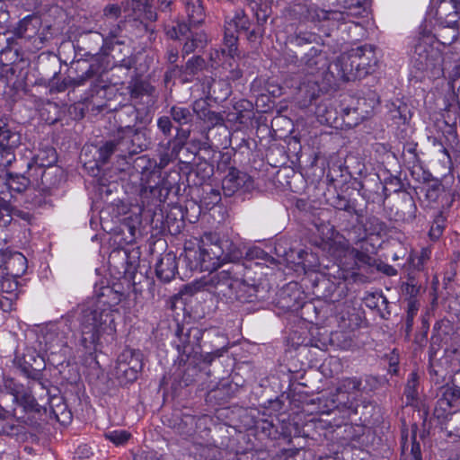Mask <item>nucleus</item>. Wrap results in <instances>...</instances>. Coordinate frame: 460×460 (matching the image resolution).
Returning a JSON list of instances; mask_svg holds the SVG:
<instances>
[{
    "label": "nucleus",
    "mask_w": 460,
    "mask_h": 460,
    "mask_svg": "<svg viewBox=\"0 0 460 460\" xmlns=\"http://www.w3.org/2000/svg\"><path fill=\"white\" fill-rule=\"evenodd\" d=\"M199 250V258L192 266L195 269L212 271L226 262H233L227 269L211 273L206 281L208 291L229 301L234 296V291L244 275V266L236 263L243 258V251L230 238L220 237L213 232L205 233L200 237Z\"/></svg>",
    "instance_id": "obj_1"
},
{
    "label": "nucleus",
    "mask_w": 460,
    "mask_h": 460,
    "mask_svg": "<svg viewBox=\"0 0 460 460\" xmlns=\"http://www.w3.org/2000/svg\"><path fill=\"white\" fill-rule=\"evenodd\" d=\"M81 345L87 349H95L102 340L113 338L116 333L114 314L92 303L85 305L79 317Z\"/></svg>",
    "instance_id": "obj_2"
},
{
    "label": "nucleus",
    "mask_w": 460,
    "mask_h": 460,
    "mask_svg": "<svg viewBox=\"0 0 460 460\" xmlns=\"http://www.w3.org/2000/svg\"><path fill=\"white\" fill-rule=\"evenodd\" d=\"M333 66L341 78L351 81L373 73L377 58L371 46H362L341 54Z\"/></svg>",
    "instance_id": "obj_3"
},
{
    "label": "nucleus",
    "mask_w": 460,
    "mask_h": 460,
    "mask_svg": "<svg viewBox=\"0 0 460 460\" xmlns=\"http://www.w3.org/2000/svg\"><path fill=\"white\" fill-rule=\"evenodd\" d=\"M123 11L124 25L128 27L137 37L149 33V39L155 35L153 23L157 20V13L148 0H127Z\"/></svg>",
    "instance_id": "obj_4"
},
{
    "label": "nucleus",
    "mask_w": 460,
    "mask_h": 460,
    "mask_svg": "<svg viewBox=\"0 0 460 460\" xmlns=\"http://www.w3.org/2000/svg\"><path fill=\"white\" fill-rule=\"evenodd\" d=\"M411 64L417 71L427 73L438 78L443 75V56L441 51L432 46L429 38H422L415 44L411 56Z\"/></svg>",
    "instance_id": "obj_5"
},
{
    "label": "nucleus",
    "mask_w": 460,
    "mask_h": 460,
    "mask_svg": "<svg viewBox=\"0 0 460 460\" xmlns=\"http://www.w3.org/2000/svg\"><path fill=\"white\" fill-rule=\"evenodd\" d=\"M203 333V330L199 327L186 328L177 323L172 344L178 352L180 365L186 364L190 358L201 357L200 341Z\"/></svg>",
    "instance_id": "obj_6"
},
{
    "label": "nucleus",
    "mask_w": 460,
    "mask_h": 460,
    "mask_svg": "<svg viewBox=\"0 0 460 460\" xmlns=\"http://www.w3.org/2000/svg\"><path fill=\"white\" fill-rule=\"evenodd\" d=\"M338 226L341 231L347 233L354 243L365 241L368 234L380 235L386 229L385 223L373 215L367 217L365 223L363 218H361L360 222L356 220V223H354L346 217H340Z\"/></svg>",
    "instance_id": "obj_7"
},
{
    "label": "nucleus",
    "mask_w": 460,
    "mask_h": 460,
    "mask_svg": "<svg viewBox=\"0 0 460 460\" xmlns=\"http://www.w3.org/2000/svg\"><path fill=\"white\" fill-rule=\"evenodd\" d=\"M0 393L12 395L13 402L22 407L24 411H40V405L33 396L31 388L25 387L12 378L4 380Z\"/></svg>",
    "instance_id": "obj_8"
},
{
    "label": "nucleus",
    "mask_w": 460,
    "mask_h": 460,
    "mask_svg": "<svg viewBox=\"0 0 460 460\" xmlns=\"http://www.w3.org/2000/svg\"><path fill=\"white\" fill-rule=\"evenodd\" d=\"M250 28V21L243 10L235 11L233 17L226 21L224 35V51L234 56L237 50L238 35L247 32Z\"/></svg>",
    "instance_id": "obj_9"
},
{
    "label": "nucleus",
    "mask_w": 460,
    "mask_h": 460,
    "mask_svg": "<svg viewBox=\"0 0 460 460\" xmlns=\"http://www.w3.org/2000/svg\"><path fill=\"white\" fill-rule=\"evenodd\" d=\"M21 145V135L0 119V171L4 172L15 161V150Z\"/></svg>",
    "instance_id": "obj_10"
},
{
    "label": "nucleus",
    "mask_w": 460,
    "mask_h": 460,
    "mask_svg": "<svg viewBox=\"0 0 460 460\" xmlns=\"http://www.w3.org/2000/svg\"><path fill=\"white\" fill-rule=\"evenodd\" d=\"M71 332L68 321L49 325L43 336L46 350L50 354L65 353Z\"/></svg>",
    "instance_id": "obj_11"
},
{
    "label": "nucleus",
    "mask_w": 460,
    "mask_h": 460,
    "mask_svg": "<svg viewBox=\"0 0 460 460\" xmlns=\"http://www.w3.org/2000/svg\"><path fill=\"white\" fill-rule=\"evenodd\" d=\"M326 202L335 208L336 210L344 211L347 216H340V217H346L347 218L356 217L358 222L361 221L366 213V208H361L358 204V199L354 197L352 192L341 191L336 192L326 197Z\"/></svg>",
    "instance_id": "obj_12"
},
{
    "label": "nucleus",
    "mask_w": 460,
    "mask_h": 460,
    "mask_svg": "<svg viewBox=\"0 0 460 460\" xmlns=\"http://www.w3.org/2000/svg\"><path fill=\"white\" fill-rule=\"evenodd\" d=\"M183 126L176 127V135L169 138L166 143H161L158 146L159 167L164 168L186 145L190 136V129L183 128Z\"/></svg>",
    "instance_id": "obj_13"
},
{
    "label": "nucleus",
    "mask_w": 460,
    "mask_h": 460,
    "mask_svg": "<svg viewBox=\"0 0 460 460\" xmlns=\"http://www.w3.org/2000/svg\"><path fill=\"white\" fill-rule=\"evenodd\" d=\"M27 167V173L31 177L32 182L43 190L56 188L63 180L62 169L55 164L48 167H33L28 164Z\"/></svg>",
    "instance_id": "obj_14"
},
{
    "label": "nucleus",
    "mask_w": 460,
    "mask_h": 460,
    "mask_svg": "<svg viewBox=\"0 0 460 460\" xmlns=\"http://www.w3.org/2000/svg\"><path fill=\"white\" fill-rule=\"evenodd\" d=\"M254 189L253 179L244 172L234 167L229 169L222 181V190L226 196L231 197L237 191L250 192Z\"/></svg>",
    "instance_id": "obj_15"
},
{
    "label": "nucleus",
    "mask_w": 460,
    "mask_h": 460,
    "mask_svg": "<svg viewBox=\"0 0 460 460\" xmlns=\"http://www.w3.org/2000/svg\"><path fill=\"white\" fill-rule=\"evenodd\" d=\"M375 105V100L367 102L366 98L357 99L355 106L341 109L343 124L349 128L357 126L372 113Z\"/></svg>",
    "instance_id": "obj_16"
},
{
    "label": "nucleus",
    "mask_w": 460,
    "mask_h": 460,
    "mask_svg": "<svg viewBox=\"0 0 460 460\" xmlns=\"http://www.w3.org/2000/svg\"><path fill=\"white\" fill-rule=\"evenodd\" d=\"M41 27V20L39 16L31 14L20 20L13 28V36L25 41L42 43V38L39 35Z\"/></svg>",
    "instance_id": "obj_17"
},
{
    "label": "nucleus",
    "mask_w": 460,
    "mask_h": 460,
    "mask_svg": "<svg viewBox=\"0 0 460 460\" xmlns=\"http://www.w3.org/2000/svg\"><path fill=\"white\" fill-rule=\"evenodd\" d=\"M124 298V294L113 287L103 286L95 289V299L92 303L102 309H109L111 314L118 313L117 306Z\"/></svg>",
    "instance_id": "obj_18"
},
{
    "label": "nucleus",
    "mask_w": 460,
    "mask_h": 460,
    "mask_svg": "<svg viewBox=\"0 0 460 460\" xmlns=\"http://www.w3.org/2000/svg\"><path fill=\"white\" fill-rule=\"evenodd\" d=\"M325 407L326 410H323V413L329 414L334 410H338L340 411H356L357 408V399L354 395L347 394L343 391H339L337 387L336 393L332 394L327 400Z\"/></svg>",
    "instance_id": "obj_19"
},
{
    "label": "nucleus",
    "mask_w": 460,
    "mask_h": 460,
    "mask_svg": "<svg viewBox=\"0 0 460 460\" xmlns=\"http://www.w3.org/2000/svg\"><path fill=\"white\" fill-rule=\"evenodd\" d=\"M303 14L306 20L313 22L324 21L342 22L345 20L343 13L336 10H324L314 4L305 5Z\"/></svg>",
    "instance_id": "obj_20"
},
{
    "label": "nucleus",
    "mask_w": 460,
    "mask_h": 460,
    "mask_svg": "<svg viewBox=\"0 0 460 460\" xmlns=\"http://www.w3.org/2000/svg\"><path fill=\"white\" fill-rule=\"evenodd\" d=\"M303 63L305 71L309 75H314L315 73L329 68V62L325 53L314 47L311 48L305 55Z\"/></svg>",
    "instance_id": "obj_21"
},
{
    "label": "nucleus",
    "mask_w": 460,
    "mask_h": 460,
    "mask_svg": "<svg viewBox=\"0 0 460 460\" xmlns=\"http://www.w3.org/2000/svg\"><path fill=\"white\" fill-rule=\"evenodd\" d=\"M177 270L176 256L172 253L163 256L155 265L156 276L164 282H170L175 277Z\"/></svg>",
    "instance_id": "obj_22"
},
{
    "label": "nucleus",
    "mask_w": 460,
    "mask_h": 460,
    "mask_svg": "<svg viewBox=\"0 0 460 460\" xmlns=\"http://www.w3.org/2000/svg\"><path fill=\"white\" fill-rule=\"evenodd\" d=\"M0 180L12 196L13 193L23 192L32 182V179L28 173L26 176L24 174L6 172L3 176L0 175Z\"/></svg>",
    "instance_id": "obj_23"
},
{
    "label": "nucleus",
    "mask_w": 460,
    "mask_h": 460,
    "mask_svg": "<svg viewBox=\"0 0 460 460\" xmlns=\"http://www.w3.org/2000/svg\"><path fill=\"white\" fill-rule=\"evenodd\" d=\"M142 368L138 367L137 361L132 362L131 366L125 364L117 358L114 367V376L121 384L132 383L137 378V375Z\"/></svg>",
    "instance_id": "obj_24"
},
{
    "label": "nucleus",
    "mask_w": 460,
    "mask_h": 460,
    "mask_svg": "<svg viewBox=\"0 0 460 460\" xmlns=\"http://www.w3.org/2000/svg\"><path fill=\"white\" fill-rule=\"evenodd\" d=\"M259 287L256 285H250L241 278V283L236 287L234 291V296H231L230 300L238 301L240 303H252L259 298Z\"/></svg>",
    "instance_id": "obj_25"
},
{
    "label": "nucleus",
    "mask_w": 460,
    "mask_h": 460,
    "mask_svg": "<svg viewBox=\"0 0 460 460\" xmlns=\"http://www.w3.org/2000/svg\"><path fill=\"white\" fill-rule=\"evenodd\" d=\"M26 270L27 260L21 252L9 253L4 274L19 278L26 272Z\"/></svg>",
    "instance_id": "obj_26"
},
{
    "label": "nucleus",
    "mask_w": 460,
    "mask_h": 460,
    "mask_svg": "<svg viewBox=\"0 0 460 460\" xmlns=\"http://www.w3.org/2000/svg\"><path fill=\"white\" fill-rule=\"evenodd\" d=\"M100 66L97 64L88 65L85 61L77 62L75 71H82V75L72 76L75 81V86L80 87L84 85L88 81L99 76Z\"/></svg>",
    "instance_id": "obj_27"
},
{
    "label": "nucleus",
    "mask_w": 460,
    "mask_h": 460,
    "mask_svg": "<svg viewBox=\"0 0 460 460\" xmlns=\"http://www.w3.org/2000/svg\"><path fill=\"white\" fill-rule=\"evenodd\" d=\"M58 160L56 149L52 146H44L38 150L30 162L33 167H48L54 165Z\"/></svg>",
    "instance_id": "obj_28"
},
{
    "label": "nucleus",
    "mask_w": 460,
    "mask_h": 460,
    "mask_svg": "<svg viewBox=\"0 0 460 460\" xmlns=\"http://www.w3.org/2000/svg\"><path fill=\"white\" fill-rule=\"evenodd\" d=\"M184 39L186 40L181 49L183 57L193 53L198 49H203L207 42V36L205 33L194 32L192 30Z\"/></svg>",
    "instance_id": "obj_29"
},
{
    "label": "nucleus",
    "mask_w": 460,
    "mask_h": 460,
    "mask_svg": "<svg viewBox=\"0 0 460 460\" xmlns=\"http://www.w3.org/2000/svg\"><path fill=\"white\" fill-rule=\"evenodd\" d=\"M185 10L190 26L198 25L204 20V8L200 0H186Z\"/></svg>",
    "instance_id": "obj_30"
},
{
    "label": "nucleus",
    "mask_w": 460,
    "mask_h": 460,
    "mask_svg": "<svg viewBox=\"0 0 460 460\" xmlns=\"http://www.w3.org/2000/svg\"><path fill=\"white\" fill-rule=\"evenodd\" d=\"M169 115L178 126H185L193 122V112L188 107L173 105L169 111Z\"/></svg>",
    "instance_id": "obj_31"
},
{
    "label": "nucleus",
    "mask_w": 460,
    "mask_h": 460,
    "mask_svg": "<svg viewBox=\"0 0 460 460\" xmlns=\"http://www.w3.org/2000/svg\"><path fill=\"white\" fill-rule=\"evenodd\" d=\"M114 140L116 141V145L118 146V150L119 153V156L126 157L127 155H134L131 147V138L128 136V132H125V127H119L117 130L116 134L113 136Z\"/></svg>",
    "instance_id": "obj_32"
},
{
    "label": "nucleus",
    "mask_w": 460,
    "mask_h": 460,
    "mask_svg": "<svg viewBox=\"0 0 460 460\" xmlns=\"http://www.w3.org/2000/svg\"><path fill=\"white\" fill-rule=\"evenodd\" d=\"M0 413V435H6L10 437L18 435L22 431L21 427L19 425L6 421V419L9 416H16L15 408H13L12 411H7L4 408H1Z\"/></svg>",
    "instance_id": "obj_33"
},
{
    "label": "nucleus",
    "mask_w": 460,
    "mask_h": 460,
    "mask_svg": "<svg viewBox=\"0 0 460 460\" xmlns=\"http://www.w3.org/2000/svg\"><path fill=\"white\" fill-rule=\"evenodd\" d=\"M23 215V212L13 208L7 200L0 197V227L8 226L13 221V216L24 218Z\"/></svg>",
    "instance_id": "obj_34"
},
{
    "label": "nucleus",
    "mask_w": 460,
    "mask_h": 460,
    "mask_svg": "<svg viewBox=\"0 0 460 460\" xmlns=\"http://www.w3.org/2000/svg\"><path fill=\"white\" fill-rule=\"evenodd\" d=\"M128 132V136L131 138V147L133 153L139 154L147 147L146 140L144 137V134L140 132L138 128L135 127V125H128L125 126V132Z\"/></svg>",
    "instance_id": "obj_35"
},
{
    "label": "nucleus",
    "mask_w": 460,
    "mask_h": 460,
    "mask_svg": "<svg viewBox=\"0 0 460 460\" xmlns=\"http://www.w3.org/2000/svg\"><path fill=\"white\" fill-rule=\"evenodd\" d=\"M191 31V26L184 22H176L164 27L165 35L171 40H181Z\"/></svg>",
    "instance_id": "obj_36"
},
{
    "label": "nucleus",
    "mask_w": 460,
    "mask_h": 460,
    "mask_svg": "<svg viewBox=\"0 0 460 460\" xmlns=\"http://www.w3.org/2000/svg\"><path fill=\"white\" fill-rule=\"evenodd\" d=\"M458 111H460L459 105H450L444 115L445 123L447 127V129L445 131L446 137L451 138L453 141L457 139L456 118H451V114L456 115Z\"/></svg>",
    "instance_id": "obj_37"
},
{
    "label": "nucleus",
    "mask_w": 460,
    "mask_h": 460,
    "mask_svg": "<svg viewBox=\"0 0 460 460\" xmlns=\"http://www.w3.org/2000/svg\"><path fill=\"white\" fill-rule=\"evenodd\" d=\"M339 327L343 331H353L359 326L360 318L349 310L342 311L338 316Z\"/></svg>",
    "instance_id": "obj_38"
},
{
    "label": "nucleus",
    "mask_w": 460,
    "mask_h": 460,
    "mask_svg": "<svg viewBox=\"0 0 460 460\" xmlns=\"http://www.w3.org/2000/svg\"><path fill=\"white\" fill-rule=\"evenodd\" d=\"M155 93V88L146 81H137L129 87V94L133 99L153 97Z\"/></svg>",
    "instance_id": "obj_39"
},
{
    "label": "nucleus",
    "mask_w": 460,
    "mask_h": 460,
    "mask_svg": "<svg viewBox=\"0 0 460 460\" xmlns=\"http://www.w3.org/2000/svg\"><path fill=\"white\" fill-rule=\"evenodd\" d=\"M119 152L118 146L116 145V141L112 137L110 140L105 141L99 148H98V158L96 160L97 164H105L110 160L111 156Z\"/></svg>",
    "instance_id": "obj_40"
},
{
    "label": "nucleus",
    "mask_w": 460,
    "mask_h": 460,
    "mask_svg": "<svg viewBox=\"0 0 460 460\" xmlns=\"http://www.w3.org/2000/svg\"><path fill=\"white\" fill-rule=\"evenodd\" d=\"M362 382L358 377H346L343 378L339 385V391H343L347 394L354 395L357 399L361 390Z\"/></svg>",
    "instance_id": "obj_41"
},
{
    "label": "nucleus",
    "mask_w": 460,
    "mask_h": 460,
    "mask_svg": "<svg viewBox=\"0 0 460 460\" xmlns=\"http://www.w3.org/2000/svg\"><path fill=\"white\" fill-rule=\"evenodd\" d=\"M402 159L408 167H416L420 164V157L417 153L416 143H406L402 148Z\"/></svg>",
    "instance_id": "obj_42"
},
{
    "label": "nucleus",
    "mask_w": 460,
    "mask_h": 460,
    "mask_svg": "<svg viewBox=\"0 0 460 460\" xmlns=\"http://www.w3.org/2000/svg\"><path fill=\"white\" fill-rule=\"evenodd\" d=\"M195 417L192 415H185L179 422L173 426L176 432L181 436H190L195 431Z\"/></svg>",
    "instance_id": "obj_43"
},
{
    "label": "nucleus",
    "mask_w": 460,
    "mask_h": 460,
    "mask_svg": "<svg viewBox=\"0 0 460 460\" xmlns=\"http://www.w3.org/2000/svg\"><path fill=\"white\" fill-rule=\"evenodd\" d=\"M317 117L322 123L332 126L337 124V111L332 106L320 105L317 108Z\"/></svg>",
    "instance_id": "obj_44"
},
{
    "label": "nucleus",
    "mask_w": 460,
    "mask_h": 460,
    "mask_svg": "<svg viewBox=\"0 0 460 460\" xmlns=\"http://www.w3.org/2000/svg\"><path fill=\"white\" fill-rule=\"evenodd\" d=\"M205 66V59L200 56L190 58L185 66L180 67V71L188 75H195Z\"/></svg>",
    "instance_id": "obj_45"
},
{
    "label": "nucleus",
    "mask_w": 460,
    "mask_h": 460,
    "mask_svg": "<svg viewBox=\"0 0 460 460\" xmlns=\"http://www.w3.org/2000/svg\"><path fill=\"white\" fill-rule=\"evenodd\" d=\"M143 355L139 350H135L132 349H125L118 357V359L124 362L125 364H128V366L132 364V362L137 361L138 363V367L142 368Z\"/></svg>",
    "instance_id": "obj_46"
},
{
    "label": "nucleus",
    "mask_w": 460,
    "mask_h": 460,
    "mask_svg": "<svg viewBox=\"0 0 460 460\" xmlns=\"http://www.w3.org/2000/svg\"><path fill=\"white\" fill-rule=\"evenodd\" d=\"M446 226V217L442 213H438L430 226L429 235L432 240H438L443 233Z\"/></svg>",
    "instance_id": "obj_47"
},
{
    "label": "nucleus",
    "mask_w": 460,
    "mask_h": 460,
    "mask_svg": "<svg viewBox=\"0 0 460 460\" xmlns=\"http://www.w3.org/2000/svg\"><path fill=\"white\" fill-rule=\"evenodd\" d=\"M245 257L249 261L259 260L263 262H275V259L271 255H270L269 253H267L265 251L259 247H253L249 249L245 253Z\"/></svg>",
    "instance_id": "obj_48"
},
{
    "label": "nucleus",
    "mask_w": 460,
    "mask_h": 460,
    "mask_svg": "<svg viewBox=\"0 0 460 460\" xmlns=\"http://www.w3.org/2000/svg\"><path fill=\"white\" fill-rule=\"evenodd\" d=\"M430 250L429 249H422L420 254L414 255L411 257V266L418 270L421 271L425 268V264L428 262V261L430 258Z\"/></svg>",
    "instance_id": "obj_49"
},
{
    "label": "nucleus",
    "mask_w": 460,
    "mask_h": 460,
    "mask_svg": "<svg viewBox=\"0 0 460 460\" xmlns=\"http://www.w3.org/2000/svg\"><path fill=\"white\" fill-rule=\"evenodd\" d=\"M417 386L418 376L416 373H411L404 388V395L406 396L408 402H412L417 398Z\"/></svg>",
    "instance_id": "obj_50"
},
{
    "label": "nucleus",
    "mask_w": 460,
    "mask_h": 460,
    "mask_svg": "<svg viewBox=\"0 0 460 460\" xmlns=\"http://www.w3.org/2000/svg\"><path fill=\"white\" fill-rule=\"evenodd\" d=\"M172 119L171 116H161L157 119L156 125L159 131L167 138H172V131L173 128Z\"/></svg>",
    "instance_id": "obj_51"
},
{
    "label": "nucleus",
    "mask_w": 460,
    "mask_h": 460,
    "mask_svg": "<svg viewBox=\"0 0 460 460\" xmlns=\"http://www.w3.org/2000/svg\"><path fill=\"white\" fill-rule=\"evenodd\" d=\"M209 104L204 99L196 100L192 103L191 111L193 112V116L196 115L200 120L202 118L206 117L207 111H209Z\"/></svg>",
    "instance_id": "obj_52"
},
{
    "label": "nucleus",
    "mask_w": 460,
    "mask_h": 460,
    "mask_svg": "<svg viewBox=\"0 0 460 460\" xmlns=\"http://www.w3.org/2000/svg\"><path fill=\"white\" fill-rule=\"evenodd\" d=\"M105 437L116 445L127 442L130 434L125 430H113L105 434Z\"/></svg>",
    "instance_id": "obj_53"
},
{
    "label": "nucleus",
    "mask_w": 460,
    "mask_h": 460,
    "mask_svg": "<svg viewBox=\"0 0 460 460\" xmlns=\"http://www.w3.org/2000/svg\"><path fill=\"white\" fill-rule=\"evenodd\" d=\"M252 11L254 12V16L257 20V23L259 26H262L268 20L269 12L268 7L266 5L261 6V4L255 3L253 6H252Z\"/></svg>",
    "instance_id": "obj_54"
},
{
    "label": "nucleus",
    "mask_w": 460,
    "mask_h": 460,
    "mask_svg": "<svg viewBox=\"0 0 460 460\" xmlns=\"http://www.w3.org/2000/svg\"><path fill=\"white\" fill-rule=\"evenodd\" d=\"M201 120L204 123H206L208 127H216L218 125H222L224 123V119L222 115L211 110H209V111H207L206 117L202 118Z\"/></svg>",
    "instance_id": "obj_55"
},
{
    "label": "nucleus",
    "mask_w": 460,
    "mask_h": 460,
    "mask_svg": "<svg viewBox=\"0 0 460 460\" xmlns=\"http://www.w3.org/2000/svg\"><path fill=\"white\" fill-rule=\"evenodd\" d=\"M419 307L416 305L414 302H410L407 309V316H406V332H410L411 331L413 325V319L417 314Z\"/></svg>",
    "instance_id": "obj_56"
},
{
    "label": "nucleus",
    "mask_w": 460,
    "mask_h": 460,
    "mask_svg": "<svg viewBox=\"0 0 460 460\" xmlns=\"http://www.w3.org/2000/svg\"><path fill=\"white\" fill-rule=\"evenodd\" d=\"M121 14V7L117 4H109L103 8V15L106 18L117 20Z\"/></svg>",
    "instance_id": "obj_57"
},
{
    "label": "nucleus",
    "mask_w": 460,
    "mask_h": 460,
    "mask_svg": "<svg viewBox=\"0 0 460 460\" xmlns=\"http://www.w3.org/2000/svg\"><path fill=\"white\" fill-rule=\"evenodd\" d=\"M298 256L302 260L301 263L303 264L304 268L312 269L317 264V259L314 253H308L305 251H300Z\"/></svg>",
    "instance_id": "obj_58"
},
{
    "label": "nucleus",
    "mask_w": 460,
    "mask_h": 460,
    "mask_svg": "<svg viewBox=\"0 0 460 460\" xmlns=\"http://www.w3.org/2000/svg\"><path fill=\"white\" fill-rule=\"evenodd\" d=\"M317 36L314 33L310 32H300L297 34L294 40V42L297 46H303L305 44H309L316 40Z\"/></svg>",
    "instance_id": "obj_59"
},
{
    "label": "nucleus",
    "mask_w": 460,
    "mask_h": 460,
    "mask_svg": "<svg viewBox=\"0 0 460 460\" xmlns=\"http://www.w3.org/2000/svg\"><path fill=\"white\" fill-rule=\"evenodd\" d=\"M351 253L353 254L357 261L361 262L363 264L371 265L372 258L367 253L355 248L351 249Z\"/></svg>",
    "instance_id": "obj_60"
},
{
    "label": "nucleus",
    "mask_w": 460,
    "mask_h": 460,
    "mask_svg": "<svg viewBox=\"0 0 460 460\" xmlns=\"http://www.w3.org/2000/svg\"><path fill=\"white\" fill-rule=\"evenodd\" d=\"M68 88H75V81L72 78L71 75H68L67 76L63 78V80L60 83H58L57 85V90L58 92H64Z\"/></svg>",
    "instance_id": "obj_61"
},
{
    "label": "nucleus",
    "mask_w": 460,
    "mask_h": 460,
    "mask_svg": "<svg viewBox=\"0 0 460 460\" xmlns=\"http://www.w3.org/2000/svg\"><path fill=\"white\" fill-rule=\"evenodd\" d=\"M409 456V460H422L420 445L419 442L416 441L415 438H413V441L411 443V448Z\"/></svg>",
    "instance_id": "obj_62"
},
{
    "label": "nucleus",
    "mask_w": 460,
    "mask_h": 460,
    "mask_svg": "<svg viewBox=\"0 0 460 460\" xmlns=\"http://www.w3.org/2000/svg\"><path fill=\"white\" fill-rule=\"evenodd\" d=\"M406 110V105H403L399 106L397 109H394V111H391L393 119H398L399 120H402L403 124H405L407 121V116L405 114Z\"/></svg>",
    "instance_id": "obj_63"
},
{
    "label": "nucleus",
    "mask_w": 460,
    "mask_h": 460,
    "mask_svg": "<svg viewBox=\"0 0 460 460\" xmlns=\"http://www.w3.org/2000/svg\"><path fill=\"white\" fill-rule=\"evenodd\" d=\"M179 51L176 47L169 46L165 53V59L170 64H174L178 60Z\"/></svg>",
    "instance_id": "obj_64"
}]
</instances>
